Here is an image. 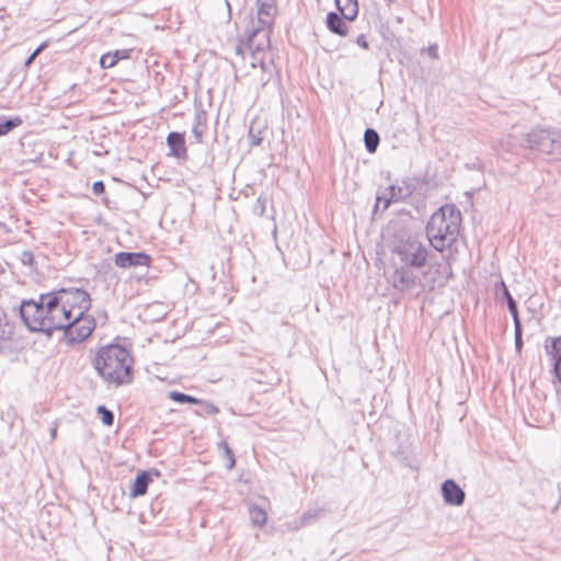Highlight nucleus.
<instances>
[{
  "mask_svg": "<svg viewBox=\"0 0 561 561\" xmlns=\"http://www.w3.org/2000/svg\"><path fill=\"white\" fill-rule=\"evenodd\" d=\"M53 293L64 321L70 322L66 331V343L73 345L87 340L95 329L94 318L87 314L91 308L89 293L81 288H60Z\"/></svg>",
  "mask_w": 561,
  "mask_h": 561,
  "instance_id": "obj_1",
  "label": "nucleus"
},
{
  "mask_svg": "<svg viewBox=\"0 0 561 561\" xmlns=\"http://www.w3.org/2000/svg\"><path fill=\"white\" fill-rule=\"evenodd\" d=\"M20 317L30 331L50 336L54 331L62 330L66 340V331L70 322L64 321L53 291L41 294L37 300H23L20 306Z\"/></svg>",
  "mask_w": 561,
  "mask_h": 561,
  "instance_id": "obj_2",
  "label": "nucleus"
},
{
  "mask_svg": "<svg viewBox=\"0 0 561 561\" xmlns=\"http://www.w3.org/2000/svg\"><path fill=\"white\" fill-rule=\"evenodd\" d=\"M133 364L134 359L128 350L117 344L101 347L93 360L98 374L106 382L116 387L133 381Z\"/></svg>",
  "mask_w": 561,
  "mask_h": 561,
  "instance_id": "obj_3",
  "label": "nucleus"
},
{
  "mask_svg": "<svg viewBox=\"0 0 561 561\" xmlns=\"http://www.w3.org/2000/svg\"><path fill=\"white\" fill-rule=\"evenodd\" d=\"M461 216L454 206H443L436 210L426 225V237L431 245L443 252L457 240Z\"/></svg>",
  "mask_w": 561,
  "mask_h": 561,
  "instance_id": "obj_4",
  "label": "nucleus"
},
{
  "mask_svg": "<svg viewBox=\"0 0 561 561\" xmlns=\"http://www.w3.org/2000/svg\"><path fill=\"white\" fill-rule=\"evenodd\" d=\"M391 252L399 257L401 264L419 270L426 265L428 259L427 247L416 236L405 232L396 237Z\"/></svg>",
  "mask_w": 561,
  "mask_h": 561,
  "instance_id": "obj_5",
  "label": "nucleus"
},
{
  "mask_svg": "<svg viewBox=\"0 0 561 561\" xmlns=\"http://www.w3.org/2000/svg\"><path fill=\"white\" fill-rule=\"evenodd\" d=\"M526 147L530 150L561 160V130L535 128L526 136Z\"/></svg>",
  "mask_w": 561,
  "mask_h": 561,
  "instance_id": "obj_6",
  "label": "nucleus"
},
{
  "mask_svg": "<svg viewBox=\"0 0 561 561\" xmlns=\"http://www.w3.org/2000/svg\"><path fill=\"white\" fill-rule=\"evenodd\" d=\"M270 47L268 32L264 30H251L248 35L245 48L251 54V66L252 68L260 67L263 72L271 71V62L265 60L266 48Z\"/></svg>",
  "mask_w": 561,
  "mask_h": 561,
  "instance_id": "obj_7",
  "label": "nucleus"
},
{
  "mask_svg": "<svg viewBox=\"0 0 561 561\" xmlns=\"http://www.w3.org/2000/svg\"><path fill=\"white\" fill-rule=\"evenodd\" d=\"M390 283L400 293H412L416 289H424L420 270L407 265L397 266L390 275Z\"/></svg>",
  "mask_w": 561,
  "mask_h": 561,
  "instance_id": "obj_8",
  "label": "nucleus"
},
{
  "mask_svg": "<svg viewBox=\"0 0 561 561\" xmlns=\"http://www.w3.org/2000/svg\"><path fill=\"white\" fill-rule=\"evenodd\" d=\"M277 12L275 0H257V26L252 30H264L271 33V27Z\"/></svg>",
  "mask_w": 561,
  "mask_h": 561,
  "instance_id": "obj_9",
  "label": "nucleus"
},
{
  "mask_svg": "<svg viewBox=\"0 0 561 561\" xmlns=\"http://www.w3.org/2000/svg\"><path fill=\"white\" fill-rule=\"evenodd\" d=\"M114 263L121 268L149 267L151 256L145 252H118L114 255Z\"/></svg>",
  "mask_w": 561,
  "mask_h": 561,
  "instance_id": "obj_10",
  "label": "nucleus"
},
{
  "mask_svg": "<svg viewBox=\"0 0 561 561\" xmlns=\"http://www.w3.org/2000/svg\"><path fill=\"white\" fill-rule=\"evenodd\" d=\"M440 490L446 504L461 506L465 503L466 493L453 479L445 480Z\"/></svg>",
  "mask_w": 561,
  "mask_h": 561,
  "instance_id": "obj_11",
  "label": "nucleus"
},
{
  "mask_svg": "<svg viewBox=\"0 0 561 561\" xmlns=\"http://www.w3.org/2000/svg\"><path fill=\"white\" fill-rule=\"evenodd\" d=\"M405 196L404 190L397 185L388 186L382 194L377 195L375 211L378 210L382 203V211L386 210L391 203L399 202Z\"/></svg>",
  "mask_w": 561,
  "mask_h": 561,
  "instance_id": "obj_12",
  "label": "nucleus"
},
{
  "mask_svg": "<svg viewBox=\"0 0 561 561\" xmlns=\"http://www.w3.org/2000/svg\"><path fill=\"white\" fill-rule=\"evenodd\" d=\"M167 145L170 149V154L178 159H186L187 150L185 147L184 134L171 131L167 137Z\"/></svg>",
  "mask_w": 561,
  "mask_h": 561,
  "instance_id": "obj_13",
  "label": "nucleus"
},
{
  "mask_svg": "<svg viewBox=\"0 0 561 561\" xmlns=\"http://www.w3.org/2000/svg\"><path fill=\"white\" fill-rule=\"evenodd\" d=\"M208 114L203 108L202 103L195 104L194 124L192 127L193 136L196 142H202L204 133L207 128Z\"/></svg>",
  "mask_w": 561,
  "mask_h": 561,
  "instance_id": "obj_14",
  "label": "nucleus"
},
{
  "mask_svg": "<svg viewBox=\"0 0 561 561\" xmlns=\"http://www.w3.org/2000/svg\"><path fill=\"white\" fill-rule=\"evenodd\" d=\"M346 20L341 15V13L329 12L325 18V24L328 30L339 36H346L348 33V25L345 22Z\"/></svg>",
  "mask_w": 561,
  "mask_h": 561,
  "instance_id": "obj_15",
  "label": "nucleus"
},
{
  "mask_svg": "<svg viewBox=\"0 0 561 561\" xmlns=\"http://www.w3.org/2000/svg\"><path fill=\"white\" fill-rule=\"evenodd\" d=\"M151 481L152 479L148 471H140L133 482L129 496L135 499L145 495Z\"/></svg>",
  "mask_w": 561,
  "mask_h": 561,
  "instance_id": "obj_16",
  "label": "nucleus"
},
{
  "mask_svg": "<svg viewBox=\"0 0 561 561\" xmlns=\"http://www.w3.org/2000/svg\"><path fill=\"white\" fill-rule=\"evenodd\" d=\"M324 516L323 508H309L298 519L293 522L294 529H300L313 524L316 520Z\"/></svg>",
  "mask_w": 561,
  "mask_h": 561,
  "instance_id": "obj_17",
  "label": "nucleus"
},
{
  "mask_svg": "<svg viewBox=\"0 0 561 561\" xmlns=\"http://www.w3.org/2000/svg\"><path fill=\"white\" fill-rule=\"evenodd\" d=\"M335 5L341 15L347 21H354L358 15V1L357 0H334Z\"/></svg>",
  "mask_w": 561,
  "mask_h": 561,
  "instance_id": "obj_18",
  "label": "nucleus"
},
{
  "mask_svg": "<svg viewBox=\"0 0 561 561\" xmlns=\"http://www.w3.org/2000/svg\"><path fill=\"white\" fill-rule=\"evenodd\" d=\"M131 49H118L114 53H106L101 56L100 65L103 69L114 67L118 60L128 59L130 57Z\"/></svg>",
  "mask_w": 561,
  "mask_h": 561,
  "instance_id": "obj_19",
  "label": "nucleus"
},
{
  "mask_svg": "<svg viewBox=\"0 0 561 561\" xmlns=\"http://www.w3.org/2000/svg\"><path fill=\"white\" fill-rule=\"evenodd\" d=\"M545 350L547 355L551 357L552 363L561 362V335L558 337H549L546 340Z\"/></svg>",
  "mask_w": 561,
  "mask_h": 561,
  "instance_id": "obj_20",
  "label": "nucleus"
},
{
  "mask_svg": "<svg viewBox=\"0 0 561 561\" xmlns=\"http://www.w3.org/2000/svg\"><path fill=\"white\" fill-rule=\"evenodd\" d=\"M500 287L502 289L503 297L506 299L507 308L510 310V313L512 314L513 321L514 322L520 321L519 316H518L517 302L511 295L508 288L506 287V285L503 280L500 282Z\"/></svg>",
  "mask_w": 561,
  "mask_h": 561,
  "instance_id": "obj_21",
  "label": "nucleus"
},
{
  "mask_svg": "<svg viewBox=\"0 0 561 561\" xmlns=\"http://www.w3.org/2000/svg\"><path fill=\"white\" fill-rule=\"evenodd\" d=\"M379 141H380V137H379L378 133L375 129L367 128L365 130V133H364V142H365L366 150L369 153L376 152V150L378 148V145H379Z\"/></svg>",
  "mask_w": 561,
  "mask_h": 561,
  "instance_id": "obj_22",
  "label": "nucleus"
},
{
  "mask_svg": "<svg viewBox=\"0 0 561 561\" xmlns=\"http://www.w3.org/2000/svg\"><path fill=\"white\" fill-rule=\"evenodd\" d=\"M14 335V325L7 320V314L0 310V341H10Z\"/></svg>",
  "mask_w": 561,
  "mask_h": 561,
  "instance_id": "obj_23",
  "label": "nucleus"
},
{
  "mask_svg": "<svg viewBox=\"0 0 561 561\" xmlns=\"http://www.w3.org/2000/svg\"><path fill=\"white\" fill-rule=\"evenodd\" d=\"M263 126L257 121H253L249 128V139L251 146H260L263 140Z\"/></svg>",
  "mask_w": 561,
  "mask_h": 561,
  "instance_id": "obj_24",
  "label": "nucleus"
},
{
  "mask_svg": "<svg viewBox=\"0 0 561 561\" xmlns=\"http://www.w3.org/2000/svg\"><path fill=\"white\" fill-rule=\"evenodd\" d=\"M169 398L178 403H191V404H197L202 403L201 399H197L193 396L180 392V391H170Z\"/></svg>",
  "mask_w": 561,
  "mask_h": 561,
  "instance_id": "obj_25",
  "label": "nucleus"
},
{
  "mask_svg": "<svg viewBox=\"0 0 561 561\" xmlns=\"http://www.w3.org/2000/svg\"><path fill=\"white\" fill-rule=\"evenodd\" d=\"M22 123L21 118H7L4 116H0V136H3L14 129Z\"/></svg>",
  "mask_w": 561,
  "mask_h": 561,
  "instance_id": "obj_26",
  "label": "nucleus"
},
{
  "mask_svg": "<svg viewBox=\"0 0 561 561\" xmlns=\"http://www.w3.org/2000/svg\"><path fill=\"white\" fill-rule=\"evenodd\" d=\"M250 518L254 525L263 526L266 523V513L257 505H252L249 510Z\"/></svg>",
  "mask_w": 561,
  "mask_h": 561,
  "instance_id": "obj_27",
  "label": "nucleus"
},
{
  "mask_svg": "<svg viewBox=\"0 0 561 561\" xmlns=\"http://www.w3.org/2000/svg\"><path fill=\"white\" fill-rule=\"evenodd\" d=\"M96 411H98V414L101 416V420H102L104 425H106V426H112L113 425V423H114V413L111 410H108L104 405H99Z\"/></svg>",
  "mask_w": 561,
  "mask_h": 561,
  "instance_id": "obj_28",
  "label": "nucleus"
},
{
  "mask_svg": "<svg viewBox=\"0 0 561 561\" xmlns=\"http://www.w3.org/2000/svg\"><path fill=\"white\" fill-rule=\"evenodd\" d=\"M218 448L224 450L225 457L228 460L227 468L229 470L232 469L236 465V459H234L232 449L229 447V445L225 440H221L220 443H218Z\"/></svg>",
  "mask_w": 561,
  "mask_h": 561,
  "instance_id": "obj_29",
  "label": "nucleus"
},
{
  "mask_svg": "<svg viewBox=\"0 0 561 561\" xmlns=\"http://www.w3.org/2000/svg\"><path fill=\"white\" fill-rule=\"evenodd\" d=\"M514 333H515V348L517 352L522 351L523 347V329L520 321L514 322Z\"/></svg>",
  "mask_w": 561,
  "mask_h": 561,
  "instance_id": "obj_30",
  "label": "nucleus"
},
{
  "mask_svg": "<svg viewBox=\"0 0 561 561\" xmlns=\"http://www.w3.org/2000/svg\"><path fill=\"white\" fill-rule=\"evenodd\" d=\"M20 261L23 265L34 267L35 266V257L33 252L31 251H23L20 256Z\"/></svg>",
  "mask_w": 561,
  "mask_h": 561,
  "instance_id": "obj_31",
  "label": "nucleus"
},
{
  "mask_svg": "<svg viewBox=\"0 0 561 561\" xmlns=\"http://www.w3.org/2000/svg\"><path fill=\"white\" fill-rule=\"evenodd\" d=\"M199 404L203 407V411L206 414H217L219 412V409L211 402L202 400V403Z\"/></svg>",
  "mask_w": 561,
  "mask_h": 561,
  "instance_id": "obj_32",
  "label": "nucleus"
},
{
  "mask_svg": "<svg viewBox=\"0 0 561 561\" xmlns=\"http://www.w3.org/2000/svg\"><path fill=\"white\" fill-rule=\"evenodd\" d=\"M92 191L95 195H101L105 192V185L102 181H96L92 185Z\"/></svg>",
  "mask_w": 561,
  "mask_h": 561,
  "instance_id": "obj_33",
  "label": "nucleus"
},
{
  "mask_svg": "<svg viewBox=\"0 0 561 561\" xmlns=\"http://www.w3.org/2000/svg\"><path fill=\"white\" fill-rule=\"evenodd\" d=\"M356 44L362 47L363 49H369V44L366 39V36L364 34H360L356 38Z\"/></svg>",
  "mask_w": 561,
  "mask_h": 561,
  "instance_id": "obj_34",
  "label": "nucleus"
},
{
  "mask_svg": "<svg viewBox=\"0 0 561 561\" xmlns=\"http://www.w3.org/2000/svg\"><path fill=\"white\" fill-rule=\"evenodd\" d=\"M552 365H553V373H554L557 379L559 380V382L561 383V362L552 363Z\"/></svg>",
  "mask_w": 561,
  "mask_h": 561,
  "instance_id": "obj_35",
  "label": "nucleus"
},
{
  "mask_svg": "<svg viewBox=\"0 0 561 561\" xmlns=\"http://www.w3.org/2000/svg\"><path fill=\"white\" fill-rule=\"evenodd\" d=\"M47 47V43H42L33 53L35 57H37L45 48Z\"/></svg>",
  "mask_w": 561,
  "mask_h": 561,
  "instance_id": "obj_36",
  "label": "nucleus"
},
{
  "mask_svg": "<svg viewBox=\"0 0 561 561\" xmlns=\"http://www.w3.org/2000/svg\"><path fill=\"white\" fill-rule=\"evenodd\" d=\"M47 47V43H42L33 53L35 57H37L45 48Z\"/></svg>",
  "mask_w": 561,
  "mask_h": 561,
  "instance_id": "obj_37",
  "label": "nucleus"
},
{
  "mask_svg": "<svg viewBox=\"0 0 561 561\" xmlns=\"http://www.w3.org/2000/svg\"><path fill=\"white\" fill-rule=\"evenodd\" d=\"M47 47V43H42L33 53L35 57H37L45 48Z\"/></svg>",
  "mask_w": 561,
  "mask_h": 561,
  "instance_id": "obj_38",
  "label": "nucleus"
},
{
  "mask_svg": "<svg viewBox=\"0 0 561 561\" xmlns=\"http://www.w3.org/2000/svg\"><path fill=\"white\" fill-rule=\"evenodd\" d=\"M35 58H36V57H35L34 55H32V54H31V55L27 57V59L25 60V66H26V67H28V66H30V65L35 60Z\"/></svg>",
  "mask_w": 561,
  "mask_h": 561,
  "instance_id": "obj_39",
  "label": "nucleus"
},
{
  "mask_svg": "<svg viewBox=\"0 0 561 561\" xmlns=\"http://www.w3.org/2000/svg\"><path fill=\"white\" fill-rule=\"evenodd\" d=\"M56 435H57V427H53V428L50 430V436H51V438H53V439H54V438H56Z\"/></svg>",
  "mask_w": 561,
  "mask_h": 561,
  "instance_id": "obj_40",
  "label": "nucleus"
},
{
  "mask_svg": "<svg viewBox=\"0 0 561 561\" xmlns=\"http://www.w3.org/2000/svg\"><path fill=\"white\" fill-rule=\"evenodd\" d=\"M402 21H403V20H402V18H400V16H399V18H397V22H398V23H402Z\"/></svg>",
  "mask_w": 561,
  "mask_h": 561,
  "instance_id": "obj_41",
  "label": "nucleus"
},
{
  "mask_svg": "<svg viewBox=\"0 0 561 561\" xmlns=\"http://www.w3.org/2000/svg\"><path fill=\"white\" fill-rule=\"evenodd\" d=\"M237 51H238V53H241V51H242V48H241V47H238V48H237Z\"/></svg>",
  "mask_w": 561,
  "mask_h": 561,
  "instance_id": "obj_42",
  "label": "nucleus"
}]
</instances>
